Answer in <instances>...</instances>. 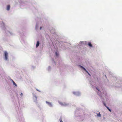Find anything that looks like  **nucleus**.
Segmentation results:
<instances>
[{
  "label": "nucleus",
  "instance_id": "obj_12",
  "mask_svg": "<svg viewBox=\"0 0 122 122\" xmlns=\"http://www.w3.org/2000/svg\"><path fill=\"white\" fill-rule=\"evenodd\" d=\"M83 42L82 41V42H81V43H80L78 45L79 46H81L83 44Z\"/></svg>",
  "mask_w": 122,
  "mask_h": 122
},
{
  "label": "nucleus",
  "instance_id": "obj_21",
  "mask_svg": "<svg viewBox=\"0 0 122 122\" xmlns=\"http://www.w3.org/2000/svg\"><path fill=\"white\" fill-rule=\"evenodd\" d=\"M55 54H56V56H57V55H58V53H57V52H56L55 53Z\"/></svg>",
  "mask_w": 122,
  "mask_h": 122
},
{
  "label": "nucleus",
  "instance_id": "obj_20",
  "mask_svg": "<svg viewBox=\"0 0 122 122\" xmlns=\"http://www.w3.org/2000/svg\"><path fill=\"white\" fill-rule=\"evenodd\" d=\"M23 95V94L22 93H21L20 94V95L21 96V97Z\"/></svg>",
  "mask_w": 122,
  "mask_h": 122
},
{
  "label": "nucleus",
  "instance_id": "obj_3",
  "mask_svg": "<svg viewBox=\"0 0 122 122\" xmlns=\"http://www.w3.org/2000/svg\"><path fill=\"white\" fill-rule=\"evenodd\" d=\"M45 102L47 105L49 107H53V105L52 102L47 101H46Z\"/></svg>",
  "mask_w": 122,
  "mask_h": 122
},
{
  "label": "nucleus",
  "instance_id": "obj_6",
  "mask_svg": "<svg viewBox=\"0 0 122 122\" xmlns=\"http://www.w3.org/2000/svg\"><path fill=\"white\" fill-rule=\"evenodd\" d=\"M40 26L39 24L37 23L35 26V30L37 31L38 30L39 27Z\"/></svg>",
  "mask_w": 122,
  "mask_h": 122
},
{
  "label": "nucleus",
  "instance_id": "obj_15",
  "mask_svg": "<svg viewBox=\"0 0 122 122\" xmlns=\"http://www.w3.org/2000/svg\"><path fill=\"white\" fill-rule=\"evenodd\" d=\"M106 107L107 108L110 112L111 111L110 109H109L108 107L107 106H106Z\"/></svg>",
  "mask_w": 122,
  "mask_h": 122
},
{
  "label": "nucleus",
  "instance_id": "obj_25",
  "mask_svg": "<svg viewBox=\"0 0 122 122\" xmlns=\"http://www.w3.org/2000/svg\"><path fill=\"white\" fill-rule=\"evenodd\" d=\"M79 117V118L80 117Z\"/></svg>",
  "mask_w": 122,
  "mask_h": 122
},
{
  "label": "nucleus",
  "instance_id": "obj_18",
  "mask_svg": "<svg viewBox=\"0 0 122 122\" xmlns=\"http://www.w3.org/2000/svg\"><path fill=\"white\" fill-rule=\"evenodd\" d=\"M36 90H37V91H38V92H40V91L38 89H36Z\"/></svg>",
  "mask_w": 122,
  "mask_h": 122
},
{
  "label": "nucleus",
  "instance_id": "obj_24",
  "mask_svg": "<svg viewBox=\"0 0 122 122\" xmlns=\"http://www.w3.org/2000/svg\"><path fill=\"white\" fill-rule=\"evenodd\" d=\"M97 89L98 90V91H99V90L97 88Z\"/></svg>",
  "mask_w": 122,
  "mask_h": 122
},
{
  "label": "nucleus",
  "instance_id": "obj_2",
  "mask_svg": "<svg viewBox=\"0 0 122 122\" xmlns=\"http://www.w3.org/2000/svg\"><path fill=\"white\" fill-rule=\"evenodd\" d=\"M58 102L59 104L62 106H68L69 103H67L62 102L61 101H59Z\"/></svg>",
  "mask_w": 122,
  "mask_h": 122
},
{
  "label": "nucleus",
  "instance_id": "obj_17",
  "mask_svg": "<svg viewBox=\"0 0 122 122\" xmlns=\"http://www.w3.org/2000/svg\"><path fill=\"white\" fill-rule=\"evenodd\" d=\"M42 29V26H40V28H39V29L41 30Z\"/></svg>",
  "mask_w": 122,
  "mask_h": 122
},
{
  "label": "nucleus",
  "instance_id": "obj_5",
  "mask_svg": "<svg viewBox=\"0 0 122 122\" xmlns=\"http://www.w3.org/2000/svg\"><path fill=\"white\" fill-rule=\"evenodd\" d=\"M72 93L74 95L76 96H80L81 94V93L79 92H73Z\"/></svg>",
  "mask_w": 122,
  "mask_h": 122
},
{
  "label": "nucleus",
  "instance_id": "obj_10",
  "mask_svg": "<svg viewBox=\"0 0 122 122\" xmlns=\"http://www.w3.org/2000/svg\"><path fill=\"white\" fill-rule=\"evenodd\" d=\"M39 44L40 43L39 41H38L37 42L36 47V48H37L39 46Z\"/></svg>",
  "mask_w": 122,
  "mask_h": 122
},
{
  "label": "nucleus",
  "instance_id": "obj_19",
  "mask_svg": "<svg viewBox=\"0 0 122 122\" xmlns=\"http://www.w3.org/2000/svg\"><path fill=\"white\" fill-rule=\"evenodd\" d=\"M84 71H86V72H87L88 73V74L89 75V74L88 72L86 70V69L85 68H84Z\"/></svg>",
  "mask_w": 122,
  "mask_h": 122
},
{
  "label": "nucleus",
  "instance_id": "obj_13",
  "mask_svg": "<svg viewBox=\"0 0 122 122\" xmlns=\"http://www.w3.org/2000/svg\"><path fill=\"white\" fill-rule=\"evenodd\" d=\"M10 9V5H8L7 6V10H9Z\"/></svg>",
  "mask_w": 122,
  "mask_h": 122
},
{
  "label": "nucleus",
  "instance_id": "obj_22",
  "mask_svg": "<svg viewBox=\"0 0 122 122\" xmlns=\"http://www.w3.org/2000/svg\"><path fill=\"white\" fill-rule=\"evenodd\" d=\"M60 122H63L61 119H60Z\"/></svg>",
  "mask_w": 122,
  "mask_h": 122
},
{
  "label": "nucleus",
  "instance_id": "obj_23",
  "mask_svg": "<svg viewBox=\"0 0 122 122\" xmlns=\"http://www.w3.org/2000/svg\"><path fill=\"white\" fill-rule=\"evenodd\" d=\"M104 106H105L106 107V106H107L106 105V104L105 103H104Z\"/></svg>",
  "mask_w": 122,
  "mask_h": 122
},
{
  "label": "nucleus",
  "instance_id": "obj_7",
  "mask_svg": "<svg viewBox=\"0 0 122 122\" xmlns=\"http://www.w3.org/2000/svg\"><path fill=\"white\" fill-rule=\"evenodd\" d=\"M78 67L81 70L83 71L84 70V67L80 65H78Z\"/></svg>",
  "mask_w": 122,
  "mask_h": 122
},
{
  "label": "nucleus",
  "instance_id": "obj_11",
  "mask_svg": "<svg viewBox=\"0 0 122 122\" xmlns=\"http://www.w3.org/2000/svg\"><path fill=\"white\" fill-rule=\"evenodd\" d=\"M88 45L90 47H92L93 46L91 42H89L88 43Z\"/></svg>",
  "mask_w": 122,
  "mask_h": 122
},
{
  "label": "nucleus",
  "instance_id": "obj_1",
  "mask_svg": "<svg viewBox=\"0 0 122 122\" xmlns=\"http://www.w3.org/2000/svg\"><path fill=\"white\" fill-rule=\"evenodd\" d=\"M4 59L5 61H8L9 60V56L8 53L6 51L4 52Z\"/></svg>",
  "mask_w": 122,
  "mask_h": 122
},
{
  "label": "nucleus",
  "instance_id": "obj_16",
  "mask_svg": "<svg viewBox=\"0 0 122 122\" xmlns=\"http://www.w3.org/2000/svg\"><path fill=\"white\" fill-rule=\"evenodd\" d=\"M9 33L11 35H12L13 34V33L12 32H9Z\"/></svg>",
  "mask_w": 122,
  "mask_h": 122
},
{
  "label": "nucleus",
  "instance_id": "obj_8",
  "mask_svg": "<svg viewBox=\"0 0 122 122\" xmlns=\"http://www.w3.org/2000/svg\"><path fill=\"white\" fill-rule=\"evenodd\" d=\"M51 67L50 66H49L47 68V70L48 71H51Z\"/></svg>",
  "mask_w": 122,
  "mask_h": 122
},
{
  "label": "nucleus",
  "instance_id": "obj_9",
  "mask_svg": "<svg viewBox=\"0 0 122 122\" xmlns=\"http://www.w3.org/2000/svg\"><path fill=\"white\" fill-rule=\"evenodd\" d=\"M11 81H12V82L13 83V84L15 86V87H17V84L15 83L14 81H13V80L12 79H11Z\"/></svg>",
  "mask_w": 122,
  "mask_h": 122
},
{
  "label": "nucleus",
  "instance_id": "obj_4",
  "mask_svg": "<svg viewBox=\"0 0 122 122\" xmlns=\"http://www.w3.org/2000/svg\"><path fill=\"white\" fill-rule=\"evenodd\" d=\"M33 99L34 102L36 103H37V97L34 94H33Z\"/></svg>",
  "mask_w": 122,
  "mask_h": 122
},
{
  "label": "nucleus",
  "instance_id": "obj_14",
  "mask_svg": "<svg viewBox=\"0 0 122 122\" xmlns=\"http://www.w3.org/2000/svg\"><path fill=\"white\" fill-rule=\"evenodd\" d=\"M97 116L98 117H101V115L99 112V113L98 114H97Z\"/></svg>",
  "mask_w": 122,
  "mask_h": 122
}]
</instances>
